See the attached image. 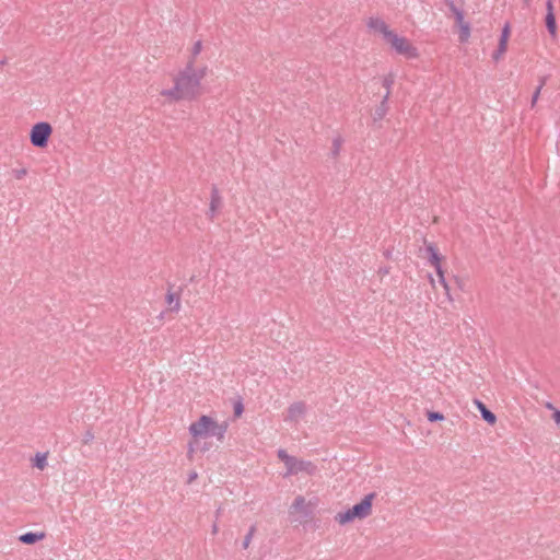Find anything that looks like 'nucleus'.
<instances>
[{
  "instance_id": "f257e3e1",
  "label": "nucleus",
  "mask_w": 560,
  "mask_h": 560,
  "mask_svg": "<svg viewBox=\"0 0 560 560\" xmlns=\"http://www.w3.org/2000/svg\"><path fill=\"white\" fill-rule=\"evenodd\" d=\"M209 69L189 60L183 68L170 73L171 84L161 82L158 96L163 104H177L198 100L206 90L205 80Z\"/></svg>"
},
{
  "instance_id": "f03ea898",
  "label": "nucleus",
  "mask_w": 560,
  "mask_h": 560,
  "mask_svg": "<svg viewBox=\"0 0 560 560\" xmlns=\"http://www.w3.org/2000/svg\"><path fill=\"white\" fill-rule=\"evenodd\" d=\"M375 499L374 493L366 494L360 502L353 506L338 512L335 515V521L338 525L345 526L354 521H361L369 517L372 513V506Z\"/></svg>"
},
{
  "instance_id": "7ed1b4c3",
  "label": "nucleus",
  "mask_w": 560,
  "mask_h": 560,
  "mask_svg": "<svg viewBox=\"0 0 560 560\" xmlns=\"http://www.w3.org/2000/svg\"><path fill=\"white\" fill-rule=\"evenodd\" d=\"M395 54L406 59L415 60L420 57L419 49L405 36L392 31L384 40Z\"/></svg>"
},
{
  "instance_id": "20e7f679",
  "label": "nucleus",
  "mask_w": 560,
  "mask_h": 560,
  "mask_svg": "<svg viewBox=\"0 0 560 560\" xmlns=\"http://www.w3.org/2000/svg\"><path fill=\"white\" fill-rule=\"evenodd\" d=\"M217 422L209 416H201L197 421L192 422L188 430L195 442L210 435L217 429Z\"/></svg>"
},
{
  "instance_id": "39448f33",
  "label": "nucleus",
  "mask_w": 560,
  "mask_h": 560,
  "mask_svg": "<svg viewBox=\"0 0 560 560\" xmlns=\"http://www.w3.org/2000/svg\"><path fill=\"white\" fill-rule=\"evenodd\" d=\"M51 133L52 128L48 122H37L30 131V141L36 148H46Z\"/></svg>"
},
{
  "instance_id": "423d86ee",
  "label": "nucleus",
  "mask_w": 560,
  "mask_h": 560,
  "mask_svg": "<svg viewBox=\"0 0 560 560\" xmlns=\"http://www.w3.org/2000/svg\"><path fill=\"white\" fill-rule=\"evenodd\" d=\"M428 260L431 264L432 267H434L436 275L439 277V281L442 284V287L445 289V291H448V284L446 282L444 270L442 268V256L440 255L438 248L433 244H429L425 247Z\"/></svg>"
},
{
  "instance_id": "0eeeda50",
  "label": "nucleus",
  "mask_w": 560,
  "mask_h": 560,
  "mask_svg": "<svg viewBox=\"0 0 560 560\" xmlns=\"http://www.w3.org/2000/svg\"><path fill=\"white\" fill-rule=\"evenodd\" d=\"M452 12L454 14L456 25L458 27L459 42L467 43L471 34L470 24L468 21H466L465 14L460 9L452 7Z\"/></svg>"
},
{
  "instance_id": "6e6552de",
  "label": "nucleus",
  "mask_w": 560,
  "mask_h": 560,
  "mask_svg": "<svg viewBox=\"0 0 560 560\" xmlns=\"http://www.w3.org/2000/svg\"><path fill=\"white\" fill-rule=\"evenodd\" d=\"M510 36H511V24H510V22H505L501 30V35L499 38L498 47L491 55V58L494 62H499L500 60H502V58L506 54Z\"/></svg>"
},
{
  "instance_id": "1a4fd4ad",
  "label": "nucleus",
  "mask_w": 560,
  "mask_h": 560,
  "mask_svg": "<svg viewBox=\"0 0 560 560\" xmlns=\"http://www.w3.org/2000/svg\"><path fill=\"white\" fill-rule=\"evenodd\" d=\"M366 27L371 33L381 35L384 40L387 34L393 31L383 19L377 16L369 18L366 20Z\"/></svg>"
},
{
  "instance_id": "9d476101",
  "label": "nucleus",
  "mask_w": 560,
  "mask_h": 560,
  "mask_svg": "<svg viewBox=\"0 0 560 560\" xmlns=\"http://www.w3.org/2000/svg\"><path fill=\"white\" fill-rule=\"evenodd\" d=\"M221 208L222 197L220 195V191L218 189H213L210 196L208 217L210 219H214L220 213Z\"/></svg>"
},
{
  "instance_id": "9b49d317",
  "label": "nucleus",
  "mask_w": 560,
  "mask_h": 560,
  "mask_svg": "<svg viewBox=\"0 0 560 560\" xmlns=\"http://www.w3.org/2000/svg\"><path fill=\"white\" fill-rule=\"evenodd\" d=\"M546 26L552 37L557 36V23L553 12L552 0H547Z\"/></svg>"
},
{
  "instance_id": "f8f14e48",
  "label": "nucleus",
  "mask_w": 560,
  "mask_h": 560,
  "mask_svg": "<svg viewBox=\"0 0 560 560\" xmlns=\"http://www.w3.org/2000/svg\"><path fill=\"white\" fill-rule=\"evenodd\" d=\"M475 406L477 407V409L480 411L481 413V417L482 419L490 425H493L495 422H497V417L493 412H491L487 407L486 405L476 399L475 401Z\"/></svg>"
},
{
  "instance_id": "ddd939ff",
  "label": "nucleus",
  "mask_w": 560,
  "mask_h": 560,
  "mask_svg": "<svg viewBox=\"0 0 560 560\" xmlns=\"http://www.w3.org/2000/svg\"><path fill=\"white\" fill-rule=\"evenodd\" d=\"M165 302L171 312H178L180 310V299L174 291H168L165 295Z\"/></svg>"
},
{
  "instance_id": "4468645a",
  "label": "nucleus",
  "mask_w": 560,
  "mask_h": 560,
  "mask_svg": "<svg viewBox=\"0 0 560 560\" xmlns=\"http://www.w3.org/2000/svg\"><path fill=\"white\" fill-rule=\"evenodd\" d=\"M44 537H45L44 533L28 532V533L21 535L19 539H20V541H22L24 544L32 545V544H35V542L44 539Z\"/></svg>"
},
{
  "instance_id": "2eb2a0df",
  "label": "nucleus",
  "mask_w": 560,
  "mask_h": 560,
  "mask_svg": "<svg viewBox=\"0 0 560 560\" xmlns=\"http://www.w3.org/2000/svg\"><path fill=\"white\" fill-rule=\"evenodd\" d=\"M304 410L305 408L302 404H294L289 409V417L291 419H296L298 417L304 413Z\"/></svg>"
},
{
  "instance_id": "dca6fc26",
  "label": "nucleus",
  "mask_w": 560,
  "mask_h": 560,
  "mask_svg": "<svg viewBox=\"0 0 560 560\" xmlns=\"http://www.w3.org/2000/svg\"><path fill=\"white\" fill-rule=\"evenodd\" d=\"M33 462L34 466H36L38 469H44L47 465V455L44 453H38L35 455Z\"/></svg>"
},
{
  "instance_id": "f3484780",
  "label": "nucleus",
  "mask_w": 560,
  "mask_h": 560,
  "mask_svg": "<svg viewBox=\"0 0 560 560\" xmlns=\"http://www.w3.org/2000/svg\"><path fill=\"white\" fill-rule=\"evenodd\" d=\"M292 510L295 513L305 512L306 511L305 499L302 498V497L296 498L295 501L292 504Z\"/></svg>"
},
{
  "instance_id": "a211bd4d",
  "label": "nucleus",
  "mask_w": 560,
  "mask_h": 560,
  "mask_svg": "<svg viewBox=\"0 0 560 560\" xmlns=\"http://www.w3.org/2000/svg\"><path fill=\"white\" fill-rule=\"evenodd\" d=\"M203 49V44L201 40H196L192 43L191 47H190V55L192 58H196L198 57L201 51Z\"/></svg>"
},
{
  "instance_id": "6ab92c4d",
  "label": "nucleus",
  "mask_w": 560,
  "mask_h": 560,
  "mask_svg": "<svg viewBox=\"0 0 560 560\" xmlns=\"http://www.w3.org/2000/svg\"><path fill=\"white\" fill-rule=\"evenodd\" d=\"M547 408L552 411V420L557 424V427L560 428V410L553 407L551 404H547Z\"/></svg>"
},
{
  "instance_id": "aec40b11",
  "label": "nucleus",
  "mask_w": 560,
  "mask_h": 560,
  "mask_svg": "<svg viewBox=\"0 0 560 560\" xmlns=\"http://www.w3.org/2000/svg\"><path fill=\"white\" fill-rule=\"evenodd\" d=\"M427 417H428V420L430 422L443 421L444 420V416L441 412H438V411H429L427 413Z\"/></svg>"
},
{
  "instance_id": "412c9836",
  "label": "nucleus",
  "mask_w": 560,
  "mask_h": 560,
  "mask_svg": "<svg viewBox=\"0 0 560 560\" xmlns=\"http://www.w3.org/2000/svg\"><path fill=\"white\" fill-rule=\"evenodd\" d=\"M279 457L285 463L290 470H293V459L288 456L284 451H279Z\"/></svg>"
},
{
  "instance_id": "4be33fe9",
  "label": "nucleus",
  "mask_w": 560,
  "mask_h": 560,
  "mask_svg": "<svg viewBox=\"0 0 560 560\" xmlns=\"http://www.w3.org/2000/svg\"><path fill=\"white\" fill-rule=\"evenodd\" d=\"M243 404L242 401H236L234 405V413L236 417H240L243 413Z\"/></svg>"
},
{
  "instance_id": "5701e85b",
  "label": "nucleus",
  "mask_w": 560,
  "mask_h": 560,
  "mask_svg": "<svg viewBox=\"0 0 560 560\" xmlns=\"http://www.w3.org/2000/svg\"><path fill=\"white\" fill-rule=\"evenodd\" d=\"M253 529L249 532V534L247 535V537L245 538V541H244V547L247 548L249 542H250V539H252V536H253Z\"/></svg>"
},
{
  "instance_id": "b1692460",
  "label": "nucleus",
  "mask_w": 560,
  "mask_h": 560,
  "mask_svg": "<svg viewBox=\"0 0 560 560\" xmlns=\"http://www.w3.org/2000/svg\"><path fill=\"white\" fill-rule=\"evenodd\" d=\"M539 93H540V90L538 89V90L535 92L534 96H533V100H532V104H533V105L537 102V100H538V97H539Z\"/></svg>"
},
{
  "instance_id": "393cba45",
  "label": "nucleus",
  "mask_w": 560,
  "mask_h": 560,
  "mask_svg": "<svg viewBox=\"0 0 560 560\" xmlns=\"http://www.w3.org/2000/svg\"><path fill=\"white\" fill-rule=\"evenodd\" d=\"M197 476H198V475H197V472H195V471H194V472H191V474L189 475L188 482H192V481L197 478Z\"/></svg>"
},
{
  "instance_id": "a878e982",
  "label": "nucleus",
  "mask_w": 560,
  "mask_h": 560,
  "mask_svg": "<svg viewBox=\"0 0 560 560\" xmlns=\"http://www.w3.org/2000/svg\"><path fill=\"white\" fill-rule=\"evenodd\" d=\"M192 452H194V446H192V444H189V446H188L189 456H191Z\"/></svg>"
}]
</instances>
